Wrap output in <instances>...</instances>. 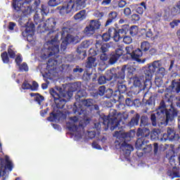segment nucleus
Segmentation results:
<instances>
[{
    "label": "nucleus",
    "instance_id": "f257e3e1",
    "mask_svg": "<svg viewBox=\"0 0 180 180\" xmlns=\"http://www.w3.org/2000/svg\"><path fill=\"white\" fill-rule=\"evenodd\" d=\"M71 29H72L71 21L65 22L63 24L62 32H58L55 34L53 39L47 41L49 48L42 49V58H49L51 56H56V54L60 53V41H58V34H61V39L66 36L60 44V50L61 51H65V50H67V46L70 43V41H68V38L71 37V34H70Z\"/></svg>",
    "mask_w": 180,
    "mask_h": 180
},
{
    "label": "nucleus",
    "instance_id": "f03ea898",
    "mask_svg": "<svg viewBox=\"0 0 180 180\" xmlns=\"http://www.w3.org/2000/svg\"><path fill=\"white\" fill-rule=\"evenodd\" d=\"M167 108L165 101L162 100L156 112L150 115L152 126L155 127L158 123H160L162 126H171L175 122V117H178L179 111L174 106L172 103L170 104V108L167 109Z\"/></svg>",
    "mask_w": 180,
    "mask_h": 180
},
{
    "label": "nucleus",
    "instance_id": "7ed1b4c3",
    "mask_svg": "<svg viewBox=\"0 0 180 180\" xmlns=\"http://www.w3.org/2000/svg\"><path fill=\"white\" fill-rule=\"evenodd\" d=\"M30 1L13 0L12 8L14 16L20 18L23 13H32V12H39L41 1L40 0H34L31 6L29 5Z\"/></svg>",
    "mask_w": 180,
    "mask_h": 180
},
{
    "label": "nucleus",
    "instance_id": "20e7f679",
    "mask_svg": "<svg viewBox=\"0 0 180 180\" xmlns=\"http://www.w3.org/2000/svg\"><path fill=\"white\" fill-rule=\"evenodd\" d=\"M49 94L55 102L58 109H64L65 104L72 98V91H68L60 86H56L49 89Z\"/></svg>",
    "mask_w": 180,
    "mask_h": 180
},
{
    "label": "nucleus",
    "instance_id": "39448f33",
    "mask_svg": "<svg viewBox=\"0 0 180 180\" xmlns=\"http://www.w3.org/2000/svg\"><path fill=\"white\" fill-rule=\"evenodd\" d=\"M71 91H70V92H76V91H77L75 96L76 103H74L72 112L75 115H81L84 113V110H82V105H81L80 103L85 99V98H86V91L84 89H81V86L78 82L74 83L71 86Z\"/></svg>",
    "mask_w": 180,
    "mask_h": 180
},
{
    "label": "nucleus",
    "instance_id": "423d86ee",
    "mask_svg": "<svg viewBox=\"0 0 180 180\" xmlns=\"http://www.w3.org/2000/svg\"><path fill=\"white\" fill-rule=\"evenodd\" d=\"M86 2L88 0H69L67 6H58L57 10L59 11L60 15H68L71 13V11L77 12V11L86 8Z\"/></svg>",
    "mask_w": 180,
    "mask_h": 180
},
{
    "label": "nucleus",
    "instance_id": "0eeeda50",
    "mask_svg": "<svg viewBox=\"0 0 180 180\" xmlns=\"http://www.w3.org/2000/svg\"><path fill=\"white\" fill-rule=\"evenodd\" d=\"M166 158L169 160V164L173 167L172 169H169L167 172L168 176L172 179L174 178H179V167H178V162L175 160V151L168 150L166 152Z\"/></svg>",
    "mask_w": 180,
    "mask_h": 180
},
{
    "label": "nucleus",
    "instance_id": "6e6552de",
    "mask_svg": "<svg viewBox=\"0 0 180 180\" xmlns=\"http://www.w3.org/2000/svg\"><path fill=\"white\" fill-rule=\"evenodd\" d=\"M121 137L124 139V141L122 143H119L118 147L124 157H129V155L131 154V151L134 150V148L126 141H130L131 138H133V135H131V132H123L121 134ZM118 147L117 145H116V148H118Z\"/></svg>",
    "mask_w": 180,
    "mask_h": 180
},
{
    "label": "nucleus",
    "instance_id": "1a4fd4ad",
    "mask_svg": "<svg viewBox=\"0 0 180 180\" xmlns=\"http://www.w3.org/2000/svg\"><path fill=\"white\" fill-rule=\"evenodd\" d=\"M115 27H110V33L112 36H114V41H120L129 32V29L130 26L127 24L122 25H118L117 24L115 25Z\"/></svg>",
    "mask_w": 180,
    "mask_h": 180
},
{
    "label": "nucleus",
    "instance_id": "9d476101",
    "mask_svg": "<svg viewBox=\"0 0 180 180\" xmlns=\"http://www.w3.org/2000/svg\"><path fill=\"white\" fill-rule=\"evenodd\" d=\"M162 65L161 60H155L148 65V67L143 72V79L148 84L149 88L151 86V79H153V75L155 74L158 68H160Z\"/></svg>",
    "mask_w": 180,
    "mask_h": 180
},
{
    "label": "nucleus",
    "instance_id": "9b49d317",
    "mask_svg": "<svg viewBox=\"0 0 180 180\" xmlns=\"http://www.w3.org/2000/svg\"><path fill=\"white\" fill-rule=\"evenodd\" d=\"M179 133L176 134L174 128L167 127V134H163L162 137L160 138V141L165 143L167 140L169 141H179L180 140V115L177 117Z\"/></svg>",
    "mask_w": 180,
    "mask_h": 180
},
{
    "label": "nucleus",
    "instance_id": "f8f14e48",
    "mask_svg": "<svg viewBox=\"0 0 180 180\" xmlns=\"http://www.w3.org/2000/svg\"><path fill=\"white\" fill-rule=\"evenodd\" d=\"M104 124H108L110 126V130L113 131L116 129H120V121L117 120V111L115 109H110L108 116H104Z\"/></svg>",
    "mask_w": 180,
    "mask_h": 180
},
{
    "label": "nucleus",
    "instance_id": "ddd939ff",
    "mask_svg": "<svg viewBox=\"0 0 180 180\" xmlns=\"http://www.w3.org/2000/svg\"><path fill=\"white\" fill-rule=\"evenodd\" d=\"M57 20L55 18H48L44 25L42 26V29L40 31V33H46L47 37H53V33L57 32ZM51 35V36H50Z\"/></svg>",
    "mask_w": 180,
    "mask_h": 180
},
{
    "label": "nucleus",
    "instance_id": "4468645a",
    "mask_svg": "<svg viewBox=\"0 0 180 180\" xmlns=\"http://www.w3.org/2000/svg\"><path fill=\"white\" fill-rule=\"evenodd\" d=\"M13 169V163L9 160V156L6 155L5 159L0 158V180H5L4 175L6 174V171H12Z\"/></svg>",
    "mask_w": 180,
    "mask_h": 180
},
{
    "label": "nucleus",
    "instance_id": "2eb2a0df",
    "mask_svg": "<svg viewBox=\"0 0 180 180\" xmlns=\"http://www.w3.org/2000/svg\"><path fill=\"white\" fill-rule=\"evenodd\" d=\"M165 14L163 18L165 20H168L171 16H176L180 15V1L176 2L172 6H167L164 9Z\"/></svg>",
    "mask_w": 180,
    "mask_h": 180
},
{
    "label": "nucleus",
    "instance_id": "dca6fc26",
    "mask_svg": "<svg viewBox=\"0 0 180 180\" xmlns=\"http://www.w3.org/2000/svg\"><path fill=\"white\" fill-rule=\"evenodd\" d=\"M102 24L99 20H91L89 22V25L84 28V33L87 37H91L93 34H95L96 30L101 29Z\"/></svg>",
    "mask_w": 180,
    "mask_h": 180
},
{
    "label": "nucleus",
    "instance_id": "f3484780",
    "mask_svg": "<svg viewBox=\"0 0 180 180\" xmlns=\"http://www.w3.org/2000/svg\"><path fill=\"white\" fill-rule=\"evenodd\" d=\"M150 141L142 140L141 139H138L135 143V147L136 150H142L144 154H148L153 151V145L148 144Z\"/></svg>",
    "mask_w": 180,
    "mask_h": 180
},
{
    "label": "nucleus",
    "instance_id": "a211bd4d",
    "mask_svg": "<svg viewBox=\"0 0 180 180\" xmlns=\"http://www.w3.org/2000/svg\"><path fill=\"white\" fill-rule=\"evenodd\" d=\"M102 44V41H96V47H98V46H101V50L102 53L101 54L100 56V60L101 61H108V60H109V56L108 55V53L107 52L109 51V48L107 44Z\"/></svg>",
    "mask_w": 180,
    "mask_h": 180
},
{
    "label": "nucleus",
    "instance_id": "6ab92c4d",
    "mask_svg": "<svg viewBox=\"0 0 180 180\" xmlns=\"http://www.w3.org/2000/svg\"><path fill=\"white\" fill-rule=\"evenodd\" d=\"M127 65H123L120 70L115 69V82L117 84L119 82H124V79L126 78V68Z\"/></svg>",
    "mask_w": 180,
    "mask_h": 180
},
{
    "label": "nucleus",
    "instance_id": "aec40b11",
    "mask_svg": "<svg viewBox=\"0 0 180 180\" xmlns=\"http://www.w3.org/2000/svg\"><path fill=\"white\" fill-rule=\"evenodd\" d=\"M134 85L135 88H139V91H141V89H144V88H148V83L144 80V77H134Z\"/></svg>",
    "mask_w": 180,
    "mask_h": 180
},
{
    "label": "nucleus",
    "instance_id": "412c9836",
    "mask_svg": "<svg viewBox=\"0 0 180 180\" xmlns=\"http://www.w3.org/2000/svg\"><path fill=\"white\" fill-rule=\"evenodd\" d=\"M104 95L105 97L107 98V99H110V98H113L114 101H122L123 98H124L123 95H117V91L113 92V90L112 89H107Z\"/></svg>",
    "mask_w": 180,
    "mask_h": 180
},
{
    "label": "nucleus",
    "instance_id": "4be33fe9",
    "mask_svg": "<svg viewBox=\"0 0 180 180\" xmlns=\"http://www.w3.org/2000/svg\"><path fill=\"white\" fill-rule=\"evenodd\" d=\"M171 94H179L180 92V78L172 81L171 85L167 89Z\"/></svg>",
    "mask_w": 180,
    "mask_h": 180
},
{
    "label": "nucleus",
    "instance_id": "5701e85b",
    "mask_svg": "<svg viewBox=\"0 0 180 180\" xmlns=\"http://www.w3.org/2000/svg\"><path fill=\"white\" fill-rule=\"evenodd\" d=\"M70 122L67 123V128L70 131H78V125L75 123H78V117L73 116L69 118Z\"/></svg>",
    "mask_w": 180,
    "mask_h": 180
},
{
    "label": "nucleus",
    "instance_id": "b1692460",
    "mask_svg": "<svg viewBox=\"0 0 180 180\" xmlns=\"http://www.w3.org/2000/svg\"><path fill=\"white\" fill-rule=\"evenodd\" d=\"M148 136H150V129L145 127L143 128H138L136 131V137H139L138 139L147 140L146 138L148 137Z\"/></svg>",
    "mask_w": 180,
    "mask_h": 180
},
{
    "label": "nucleus",
    "instance_id": "393cba45",
    "mask_svg": "<svg viewBox=\"0 0 180 180\" xmlns=\"http://www.w3.org/2000/svg\"><path fill=\"white\" fill-rule=\"evenodd\" d=\"M119 19V13L116 11H111L108 15V20L105 22V27L108 26H110L112 23H115Z\"/></svg>",
    "mask_w": 180,
    "mask_h": 180
},
{
    "label": "nucleus",
    "instance_id": "a878e982",
    "mask_svg": "<svg viewBox=\"0 0 180 180\" xmlns=\"http://www.w3.org/2000/svg\"><path fill=\"white\" fill-rule=\"evenodd\" d=\"M142 56H143V51L140 49H137L134 51L131 58L134 61H137V63H139V64H144V63H146V59H143V60L140 59V57H142Z\"/></svg>",
    "mask_w": 180,
    "mask_h": 180
},
{
    "label": "nucleus",
    "instance_id": "bb28decb",
    "mask_svg": "<svg viewBox=\"0 0 180 180\" xmlns=\"http://www.w3.org/2000/svg\"><path fill=\"white\" fill-rule=\"evenodd\" d=\"M145 113H147L148 110H153L154 109V106H155V100L154 97L150 96L145 103Z\"/></svg>",
    "mask_w": 180,
    "mask_h": 180
},
{
    "label": "nucleus",
    "instance_id": "cd10ccee",
    "mask_svg": "<svg viewBox=\"0 0 180 180\" xmlns=\"http://www.w3.org/2000/svg\"><path fill=\"white\" fill-rule=\"evenodd\" d=\"M139 122H140V114L136 113L127 124V127L131 129V127H134V126H139Z\"/></svg>",
    "mask_w": 180,
    "mask_h": 180
},
{
    "label": "nucleus",
    "instance_id": "c85d7f7f",
    "mask_svg": "<svg viewBox=\"0 0 180 180\" xmlns=\"http://www.w3.org/2000/svg\"><path fill=\"white\" fill-rule=\"evenodd\" d=\"M94 128L96 129V130H101V129H103V130L106 131L110 129V125H109L108 123L105 124V118L103 117V122L95 123Z\"/></svg>",
    "mask_w": 180,
    "mask_h": 180
},
{
    "label": "nucleus",
    "instance_id": "c756f323",
    "mask_svg": "<svg viewBox=\"0 0 180 180\" xmlns=\"http://www.w3.org/2000/svg\"><path fill=\"white\" fill-rule=\"evenodd\" d=\"M96 58L92 56H89L87 58V60L85 63L86 68L91 70V68H94V67H96Z\"/></svg>",
    "mask_w": 180,
    "mask_h": 180
},
{
    "label": "nucleus",
    "instance_id": "7c9ffc66",
    "mask_svg": "<svg viewBox=\"0 0 180 180\" xmlns=\"http://www.w3.org/2000/svg\"><path fill=\"white\" fill-rule=\"evenodd\" d=\"M30 96L34 98V102H37L39 106H41V103H43V101H44V96H43L41 94L39 93H31L30 94Z\"/></svg>",
    "mask_w": 180,
    "mask_h": 180
},
{
    "label": "nucleus",
    "instance_id": "2f4dec72",
    "mask_svg": "<svg viewBox=\"0 0 180 180\" xmlns=\"http://www.w3.org/2000/svg\"><path fill=\"white\" fill-rule=\"evenodd\" d=\"M75 20H84L86 19V10H82L74 15Z\"/></svg>",
    "mask_w": 180,
    "mask_h": 180
},
{
    "label": "nucleus",
    "instance_id": "473e14b6",
    "mask_svg": "<svg viewBox=\"0 0 180 180\" xmlns=\"http://www.w3.org/2000/svg\"><path fill=\"white\" fill-rule=\"evenodd\" d=\"M56 65H58V60L57 59L50 58L48 60L46 69L49 70H56Z\"/></svg>",
    "mask_w": 180,
    "mask_h": 180
},
{
    "label": "nucleus",
    "instance_id": "72a5a7b5",
    "mask_svg": "<svg viewBox=\"0 0 180 180\" xmlns=\"http://www.w3.org/2000/svg\"><path fill=\"white\" fill-rule=\"evenodd\" d=\"M77 60H84L86 57V50L82 49V48H77Z\"/></svg>",
    "mask_w": 180,
    "mask_h": 180
},
{
    "label": "nucleus",
    "instance_id": "f704fd0d",
    "mask_svg": "<svg viewBox=\"0 0 180 180\" xmlns=\"http://www.w3.org/2000/svg\"><path fill=\"white\" fill-rule=\"evenodd\" d=\"M116 68H112V69L108 70L105 72V77L107 81H112L114 79L115 81V74Z\"/></svg>",
    "mask_w": 180,
    "mask_h": 180
},
{
    "label": "nucleus",
    "instance_id": "c9c22d12",
    "mask_svg": "<svg viewBox=\"0 0 180 180\" xmlns=\"http://www.w3.org/2000/svg\"><path fill=\"white\" fill-rule=\"evenodd\" d=\"M124 83V82L115 83L118 91L117 95H122L121 94H124L126 93V91H127V86L125 84H123Z\"/></svg>",
    "mask_w": 180,
    "mask_h": 180
},
{
    "label": "nucleus",
    "instance_id": "e433bc0d",
    "mask_svg": "<svg viewBox=\"0 0 180 180\" xmlns=\"http://www.w3.org/2000/svg\"><path fill=\"white\" fill-rule=\"evenodd\" d=\"M108 64L110 65H113V64H115L117 62V60H119V58L115 54V52H112L111 53H108Z\"/></svg>",
    "mask_w": 180,
    "mask_h": 180
},
{
    "label": "nucleus",
    "instance_id": "4c0bfd02",
    "mask_svg": "<svg viewBox=\"0 0 180 180\" xmlns=\"http://www.w3.org/2000/svg\"><path fill=\"white\" fill-rule=\"evenodd\" d=\"M160 134H161L160 129H154L150 134V139L152 140H161V138H160Z\"/></svg>",
    "mask_w": 180,
    "mask_h": 180
},
{
    "label": "nucleus",
    "instance_id": "58836bf2",
    "mask_svg": "<svg viewBox=\"0 0 180 180\" xmlns=\"http://www.w3.org/2000/svg\"><path fill=\"white\" fill-rule=\"evenodd\" d=\"M103 41H109L110 39L115 40V35H112L110 33V27L108 29V33L105 32L101 36Z\"/></svg>",
    "mask_w": 180,
    "mask_h": 180
},
{
    "label": "nucleus",
    "instance_id": "ea45409f",
    "mask_svg": "<svg viewBox=\"0 0 180 180\" xmlns=\"http://www.w3.org/2000/svg\"><path fill=\"white\" fill-rule=\"evenodd\" d=\"M157 70L155 72L158 78H163V77L167 75V70L164 68L159 67Z\"/></svg>",
    "mask_w": 180,
    "mask_h": 180
},
{
    "label": "nucleus",
    "instance_id": "a19ab883",
    "mask_svg": "<svg viewBox=\"0 0 180 180\" xmlns=\"http://www.w3.org/2000/svg\"><path fill=\"white\" fill-rule=\"evenodd\" d=\"M127 66L125 71L127 72V76L130 79L133 78V75L134 74V72L136 71V68L131 65H125Z\"/></svg>",
    "mask_w": 180,
    "mask_h": 180
},
{
    "label": "nucleus",
    "instance_id": "79ce46f5",
    "mask_svg": "<svg viewBox=\"0 0 180 180\" xmlns=\"http://www.w3.org/2000/svg\"><path fill=\"white\" fill-rule=\"evenodd\" d=\"M150 48H151V44H150V42H148V41H145L141 42V50L143 51V53L148 51V50H150Z\"/></svg>",
    "mask_w": 180,
    "mask_h": 180
},
{
    "label": "nucleus",
    "instance_id": "37998d69",
    "mask_svg": "<svg viewBox=\"0 0 180 180\" xmlns=\"http://www.w3.org/2000/svg\"><path fill=\"white\" fill-rule=\"evenodd\" d=\"M90 46H92V41L91 40H85L83 41L81 44L77 46L79 49H82L83 50H86V49H89Z\"/></svg>",
    "mask_w": 180,
    "mask_h": 180
},
{
    "label": "nucleus",
    "instance_id": "c03bdc74",
    "mask_svg": "<svg viewBox=\"0 0 180 180\" xmlns=\"http://www.w3.org/2000/svg\"><path fill=\"white\" fill-rule=\"evenodd\" d=\"M125 103H126L127 106H133V103H134V105H136V103H138L136 105L137 108H139V106H140L141 105L140 100H135L134 102H133V101H131V98H127L125 100Z\"/></svg>",
    "mask_w": 180,
    "mask_h": 180
},
{
    "label": "nucleus",
    "instance_id": "a18cd8bd",
    "mask_svg": "<svg viewBox=\"0 0 180 180\" xmlns=\"http://www.w3.org/2000/svg\"><path fill=\"white\" fill-rule=\"evenodd\" d=\"M36 30V27L33 22H31L29 26H27L25 28V31L28 32L31 37H33V34H34V32Z\"/></svg>",
    "mask_w": 180,
    "mask_h": 180
},
{
    "label": "nucleus",
    "instance_id": "49530a36",
    "mask_svg": "<svg viewBox=\"0 0 180 180\" xmlns=\"http://www.w3.org/2000/svg\"><path fill=\"white\" fill-rule=\"evenodd\" d=\"M150 122H148V117L147 115H142L141 117V127H146V126H148Z\"/></svg>",
    "mask_w": 180,
    "mask_h": 180
},
{
    "label": "nucleus",
    "instance_id": "de8ad7c7",
    "mask_svg": "<svg viewBox=\"0 0 180 180\" xmlns=\"http://www.w3.org/2000/svg\"><path fill=\"white\" fill-rule=\"evenodd\" d=\"M60 4L63 3L60 0H49L47 2L48 6H50V8H56V6H58Z\"/></svg>",
    "mask_w": 180,
    "mask_h": 180
},
{
    "label": "nucleus",
    "instance_id": "09e8293b",
    "mask_svg": "<svg viewBox=\"0 0 180 180\" xmlns=\"http://www.w3.org/2000/svg\"><path fill=\"white\" fill-rule=\"evenodd\" d=\"M129 34L134 37V36H137V33H139V27L137 25H132L129 29Z\"/></svg>",
    "mask_w": 180,
    "mask_h": 180
},
{
    "label": "nucleus",
    "instance_id": "8fccbe9b",
    "mask_svg": "<svg viewBox=\"0 0 180 180\" xmlns=\"http://www.w3.org/2000/svg\"><path fill=\"white\" fill-rule=\"evenodd\" d=\"M58 117V115L57 114V112L53 111L50 112L49 117L46 118V120H48V122H54V120H57Z\"/></svg>",
    "mask_w": 180,
    "mask_h": 180
},
{
    "label": "nucleus",
    "instance_id": "3c124183",
    "mask_svg": "<svg viewBox=\"0 0 180 180\" xmlns=\"http://www.w3.org/2000/svg\"><path fill=\"white\" fill-rule=\"evenodd\" d=\"M1 60L4 64H9V56H8V52L4 51L1 54Z\"/></svg>",
    "mask_w": 180,
    "mask_h": 180
},
{
    "label": "nucleus",
    "instance_id": "603ef678",
    "mask_svg": "<svg viewBox=\"0 0 180 180\" xmlns=\"http://www.w3.org/2000/svg\"><path fill=\"white\" fill-rule=\"evenodd\" d=\"M18 66L19 67L18 71L20 72H27V71H29V67L27 66V63H26L20 64Z\"/></svg>",
    "mask_w": 180,
    "mask_h": 180
},
{
    "label": "nucleus",
    "instance_id": "864d4df0",
    "mask_svg": "<svg viewBox=\"0 0 180 180\" xmlns=\"http://www.w3.org/2000/svg\"><path fill=\"white\" fill-rule=\"evenodd\" d=\"M80 103H82L83 105H84V106H86L87 108H91V106L94 105V100L91 98H84Z\"/></svg>",
    "mask_w": 180,
    "mask_h": 180
},
{
    "label": "nucleus",
    "instance_id": "5fc2aeb1",
    "mask_svg": "<svg viewBox=\"0 0 180 180\" xmlns=\"http://www.w3.org/2000/svg\"><path fill=\"white\" fill-rule=\"evenodd\" d=\"M34 22L35 25H39V23H41V22H43V18H41L40 14L37 13V12H36L34 15Z\"/></svg>",
    "mask_w": 180,
    "mask_h": 180
},
{
    "label": "nucleus",
    "instance_id": "6e6d98bb",
    "mask_svg": "<svg viewBox=\"0 0 180 180\" xmlns=\"http://www.w3.org/2000/svg\"><path fill=\"white\" fill-rule=\"evenodd\" d=\"M21 88L22 89H23L24 91H26V90H29L30 89L31 90V88H32V84H30L29 83V81L27 80H25L21 86Z\"/></svg>",
    "mask_w": 180,
    "mask_h": 180
},
{
    "label": "nucleus",
    "instance_id": "4d7b16f0",
    "mask_svg": "<svg viewBox=\"0 0 180 180\" xmlns=\"http://www.w3.org/2000/svg\"><path fill=\"white\" fill-rule=\"evenodd\" d=\"M39 11L41 12V15H47L50 11L49 10V7L47 6L41 5V8H39Z\"/></svg>",
    "mask_w": 180,
    "mask_h": 180
},
{
    "label": "nucleus",
    "instance_id": "13d9d810",
    "mask_svg": "<svg viewBox=\"0 0 180 180\" xmlns=\"http://www.w3.org/2000/svg\"><path fill=\"white\" fill-rule=\"evenodd\" d=\"M94 16H95V18H97L98 20H101V19H102V18L103 16H105V13L104 12H101L99 11H96L94 13Z\"/></svg>",
    "mask_w": 180,
    "mask_h": 180
},
{
    "label": "nucleus",
    "instance_id": "bf43d9fd",
    "mask_svg": "<svg viewBox=\"0 0 180 180\" xmlns=\"http://www.w3.org/2000/svg\"><path fill=\"white\" fill-rule=\"evenodd\" d=\"M126 55L129 56V58H131V56H133V53L134 50H133V46H127L125 48Z\"/></svg>",
    "mask_w": 180,
    "mask_h": 180
},
{
    "label": "nucleus",
    "instance_id": "052dcab7",
    "mask_svg": "<svg viewBox=\"0 0 180 180\" xmlns=\"http://www.w3.org/2000/svg\"><path fill=\"white\" fill-rule=\"evenodd\" d=\"M22 37L26 38L28 41H32L33 39V37H32V35H30L28 32H27L26 30H25L22 32Z\"/></svg>",
    "mask_w": 180,
    "mask_h": 180
},
{
    "label": "nucleus",
    "instance_id": "680f3d73",
    "mask_svg": "<svg viewBox=\"0 0 180 180\" xmlns=\"http://www.w3.org/2000/svg\"><path fill=\"white\" fill-rule=\"evenodd\" d=\"M123 53H124V51H123V49L122 48H117L115 50V52H114V54L118 58H120L123 56Z\"/></svg>",
    "mask_w": 180,
    "mask_h": 180
},
{
    "label": "nucleus",
    "instance_id": "e2e57ef3",
    "mask_svg": "<svg viewBox=\"0 0 180 180\" xmlns=\"http://www.w3.org/2000/svg\"><path fill=\"white\" fill-rule=\"evenodd\" d=\"M105 91H106V86H101L98 88V90L97 92H98L99 96H103V95H105Z\"/></svg>",
    "mask_w": 180,
    "mask_h": 180
},
{
    "label": "nucleus",
    "instance_id": "0e129e2a",
    "mask_svg": "<svg viewBox=\"0 0 180 180\" xmlns=\"http://www.w3.org/2000/svg\"><path fill=\"white\" fill-rule=\"evenodd\" d=\"M155 84L158 88L162 86V84H164V82H162V77L155 78Z\"/></svg>",
    "mask_w": 180,
    "mask_h": 180
},
{
    "label": "nucleus",
    "instance_id": "69168bd1",
    "mask_svg": "<svg viewBox=\"0 0 180 180\" xmlns=\"http://www.w3.org/2000/svg\"><path fill=\"white\" fill-rule=\"evenodd\" d=\"M122 39H123V42L124 43V44H130L131 43V41H133V39L129 36L125 35L122 37Z\"/></svg>",
    "mask_w": 180,
    "mask_h": 180
},
{
    "label": "nucleus",
    "instance_id": "338daca9",
    "mask_svg": "<svg viewBox=\"0 0 180 180\" xmlns=\"http://www.w3.org/2000/svg\"><path fill=\"white\" fill-rule=\"evenodd\" d=\"M11 47H12V46H11L8 49V54L10 58H15V57H16V52H15L14 51H13Z\"/></svg>",
    "mask_w": 180,
    "mask_h": 180
},
{
    "label": "nucleus",
    "instance_id": "774afa93",
    "mask_svg": "<svg viewBox=\"0 0 180 180\" xmlns=\"http://www.w3.org/2000/svg\"><path fill=\"white\" fill-rule=\"evenodd\" d=\"M180 23V20H173L172 22H169V26L171 29H174L175 26H179Z\"/></svg>",
    "mask_w": 180,
    "mask_h": 180
}]
</instances>
